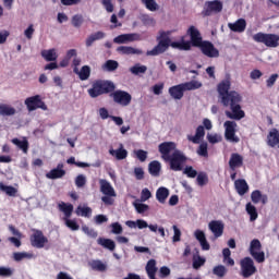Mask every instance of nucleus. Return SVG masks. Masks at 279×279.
I'll list each match as a JSON object with an SVG mask.
<instances>
[{"instance_id":"obj_57","label":"nucleus","mask_w":279,"mask_h":279,"mask_svg":"<svg viewBox=\"0 0 279 279\" xmlns=\"http://www.w3.org/2000/svg\"><path fill=\"white\" fill-rule=\"evenodd\" d=\"M75 184L77 189L86 186V177H84V174H78L75 179Z\"/></svg>"},{"instance_id":"obj_22","label":"nucleus","mask_w":279,"mask_h":279,"mask_svg":"<svg viewBox=\"0 0 279 279\" xmlns=\"http://www.w3.org/2000/svg\"><path fill=\"white\" fill-rule=\"evenodd\" d=\"M228 27L229 29H231V32H235L236 34H243V32H245L247 27V22L245 21V19H239L234 23H229Z\"/></svg>"},{"instance_id":"obj_20","label":"nucleus","mask_w":279,"mask_h":279,"mask_svg":"<svg viewBox=\"0 0 279 279\" xmlns=\"http://www.w3.org/2000/svg\"><path fill=\"white\" fill-rule=\"evenodd\" d=\"M221 10H223V3H221V1L219 0H214V1L207 2V8L204 11V14L205 16H210L213 12L219 13L221 12Z\"/></svg>"},{"instance_id":"obj_55","label":"nucleus","mask_w":279,"mask_h":279,"mask_svg":"<svg viewBox=\"0 0 279 279\" xmlns=\"http://www.w3.org/2000/svg\"><path fill=\"white\" fill-rule=\"evenodd\" d=\"M278 73L271 74L267 81H266V86L267 88H274V86L276 85V82H278Z\"/></svg>"},{"instance_id":"obj_56","label":"nucleus","mask_w":279,"mask_h":279,"mask_svg":"<svg viewBox=\"0 0 279 279\" xmlns=\"http://www.w3.org/2000/svg\"><path fill=\"white\" fill-rule=\"evenodd\" d=\"M172 230L174 232V234L172 236L173 243L180 242V239L182 236V231H180V228H178V226H175V225L172 226Z\"/></svg>"},{"instance_id":"obj_35","label":"nucleus","mask_w":279,"mask_h":279,"mask_svg":"<svg viewBox=\"0 0 279 279\" xmlns=\"http://www.w3.org/2000/svg\"><path fill=\"white\" fill-rule=\"evenodd\" d=\"M32 258H36V255L34 253H27V252H15L13 253V259L15 263H21V260H32Z\"/></svg>"},{"instance_id":"obj_1","label":"nucleus","mask_w":279,"mask_h":279,"mask_svg":"<svg viewBox=\"0 0 279 279\" xmlns=\"http://www.w3.org/2000/svg\"><path fill=\"white\" fill-rule=\"evenodd\" d=\"M175 147L174 142H163L159 144L158 149L162 160L169 162L171 171H182V167L186 162V156Z\"/></svg>"},{"instance_id":"obj_63","label":"nucleus","mask_w":279,"mask_h":279,"mask_svg":"<svg viewBox=\"0 0 279 279\" xmlns=\"http://www.w3.org/2000/svg\"><path fill=\"white\" fill-rule=\"evenodd\" d=\"M151 197V192L149 189L145 187L142 190L141 199L142 202H147Z\"/></svg>"},{"instance_id":"obj_64","label":"nucleus","mask_w":279,"mask_h":279,"mask_svg":"<svg viewBox=\"0 0 279 279\" xmlns=\"http://www.w3.org/2000/svg\"><path fill=\"white\" fill-rule=\"evenodd\" d=\"M135 154L136 158H138L141 162H145V160H147V151L138 149L137 151H135Z\"/></svg>"},{"instance_id":"obj_28","label":"nucleus","mask_w":279,"mask_h":279,"mask_svg":"<svg viewBox=\"0 0 279 279\" xmlns=\"http://www.w3.org/2000/svg\"><path fill=\"white\" fill-rule=\"evenodd\" d=\"M60 213H63L64 219H71L73 215V204L61 202L58 205Z\"/></svg>"},{"instance_id":"obj_11","label":"nucleus","mask_w":279,"mask_h":279,"mask_svg":"<svg viewBox=\"0 0 279 279\" xmlns=\"http://www.w3.org/2000/svg\"><path fill=\"white\" fill-rule=\"evenodd\" d=\"M28 112H34V110H47V105L43 101L40 95H35L33 97H28L24 101Z\"/></svg>"},{"instance_id":"obj_25","label":"nucleus","mask_w":279,"mask_h":279,"mask_svg":"<svg viewBox=\"0 0 279 279\" xmlns=\"http://www.w3.org/2000/svg\"><path fill=\"white\" fill-rule=\"evenodd\" d=\"M87 265L93 271L104 272L108 269V265L101 262V259H92L87 263Z\"/></svg>"},{"instance_id":"obj_36","label":"nucleus","mask_w":279,"mask_h":279,"mask_svg":"<svg viewBox=\"0 0 279 279\" xmlns=\"http://www.w3.org/2000/svg\"><path fill=\"white\" fill-rule=\"evenodd\" d=\"M105 37L106 34L101 31H98L86 38L85 45L86 47H93V43H95V40H101Z\"/></svg>"},{"instance_id":"obj_50","label":"nucleus","mask_w":279,"mask_h":279,"mask_svg":"<svg viewBox=\"0 0 279 279\" xmlns=\"http://www.w3.org/2000/svg\"><path fill=\"white\" fill-rule=\"evenodd\" d=\"M213 274H214V276H217L218 278H223V276H226V274H228V269H226V266L219 265L213 269Z\"/></svg>"},{"instance_id":"obj_10","label":"nucleus","mask_w":279,"mask_h":279,"mask_svg":"<svg viewBox=\"0 0 279 279\" xmlns=\"http://www.w3.org/2000/svg\"><path fill=\"white\" fill-rule=\"evenodd\" d=\"M29 241L32 247H36L37 250H43V247L49 243V239L38 229H33V234H31Z\"/></svg>"},{"instance_id":"obj_49","label":"nucleus","mask_w":279,"mask_h":279,"mask_svg":"<svg viewBox=\"0 0 279 279\" xmlns=\"http://www.w3.org/2000/svg\"><path fill=\"white\" fill-rule=\"evenodd\" d=\"M206 264V258L199 256V255H194L193 256V268L194 269H199V267H203V265Z\"/></svg>"},{"instance_id":"obj_62","label":"nucleus","mask_w":279,"mask_h":279,"mask_svg":"<svg viewBox=\"0 0 279 279\" xmlns=\"http://www.w3.org/2000/svg\"><path fill=\"white\" fill-rule=\"evenodd\" d=\"M111 228H112L111 232L113 234H121L123 232V227L119 222H113L111 225Z\"/></svg>"},{"instance_id":"obj_14","label":"nucleus","mask_w":279,"mask_h":279,"mask_svg":"<svg viewBox=\"0 0 279 279\" xmlns=\"http://www.w3.org/2000/svg\"><path fill=\"white\" fill-rule=\"evenodd\" d=\"M240 267L243 278H250V276H254V274H256V266H254V259L251 257H244L241 259Z\"/></svg>"},{"instance_id":"obj_47","label":"nucleus","mask_w":279,"mask_h":279,"mask_svg":"<svg viewBox=\"0 0 279 279\" xmlns=\"http://www.w3.org/2000/svg\"><path fill=\"white\" fill-rule=\"evenodd\" d=\"M76 215L78 217H90V215H93V209L90 207H82V206H78L76 208Z\"/></svg>"},{"instance_id":"obj_41","label":"nucleus","mask_w":279,"mask_h":279,"mask_svg":"<svg viewBox=\"0 0 279 279\" xmlns=\"http://www.w3.org/2000/svg\"><path fill=\"white\" fill-rule=\"evenodd\" d=\"M0 191L9 195V197H16V194L19 193V190H16V187L12 185H5L3 184V182H0Z\"/></svg>"},{"instance_id":"obj_30","label":"nucleus","mask_w":279,"mask_h":279,"mask_svg":"<svg viewBox=\"0 0 279 279\" xmlns=\"http://www.w3.org/2000/svg\"><path fill=\"white\" fill-rule=\"evenodd\" d=\"M11 143L13 145H16L17 149H21L23 154H27V151H29V142L26 137H24L23 140H19L17 137L12 138Z\"/></svg>"},{"instance_id":"obj_59","label":"nucleus","mask_w":279,"mask_h":279,"mask_svg":"<svg viewBox=\"0 0 279 279\" xmlns=\"http://www.w3.org/2000/svg\"><path fill=\"white\" fill-rule=\"evenodd\" d=\"M101 3L106 12H109V13L114 12V4H112V0H101Z\"/></svg>"},{"instance_id":"obj_5","label":"nucleus","mask_w":279,"mask_h":279,"mask_svg":"<svg viewBox=\"0 0 279 279\" xmlns=\"http://www.w3.org/2000/svg\"><path fill=\"white\" fill-rule=\"evenodd\" d=\"M171 31H160L159 36H157V45L146 52V56H160L169 49L171 45Z\"/></svg>"},{"instance_id":"obj_48","label":"nucleus","mask_w":279,"mask_h":279,"mask_svg":"<svg viewBox=\"0 0 279 279\" xmlns=\"http://www.w3.org/2000/svg\"><path fill=\"white\" fill-rule=\"evenodd\" d=\"M63 221H64L66 228H69L73 232L80 230V226H78V223H77V221L75 219L63 218Z\"/></svg>"},{"instance_id":"obj_3","label":"nucleus","mask_w":279,"mask_h":279,"mask_svg":"<svg viewBox=\"0 0 279 279\" xmlns=\"http://www.w3.org/2000/svg\"><path fill=\"white\" fill-rule=\"evenodd\" d=\"M231 86L232 83L230 82V78H226L217 85L219 99L225 108H231L232 106H236V104H241V101H243V97H241L239 92L230 90Z\"/></svg>"},{"instance_id":"obj_23","label":"nucleus","mask_w":279,"mask_h":279,"mask_svg":"<svg viewBox=\"0 0 279 279\" xmlns=\"http://www.w3.org/2000/svg\"><path fill=\"white\" fill-rule=\"evenodd\" d=\"M267 145L268 147H278L279 148V130L271 129L267 135Z\"/></svg>"},{"instance_id":"obj_21","label":"nucleus","mask_w":279,"mask_h":279,"mask_svg":"<svg viewBox=\"0 0 279 279\" xmlns=\"http://www.w3.org/2000/svg\"><path fill=\"white\" fill-rule=\"evenodd\" d=\"M234 189L241 197L243 195H246V193H250V185L247 184V181L245 179H238L234 181Z\"/></svg>"},{"instance_id":"obj_39","label":"nucleus","mask_w":279,"mask_h":279,"mask_svg":"<svg viewBox=\"0 0 279 279\" xmlns=\"http://www.w3.org/2000/svg\"><path fill=\"white\" fill-rule=\"evenodd\" d=\"M160 169H162L160 161L154 160L148 165V171L150 175H154L155 178H158V175H160Z\"/></svg>"},{"instance_id":"obj_7","label":"nucleus","mask_w":279,"mask_h":279,"mask_svg":"<svg viewBox=\"0 0 279 279\" xmlns=\"http://www.w3.org/2000/svg\"><path fill=\"white\" fill-rule=\"evenodd\" d=\"M100 184V192L102 193L101 202L105 206H114V198L117 197V192L114 191V187H112V184L108 182L106 179L99 180Z\"/></svg>"},{"instance_id":"obj_46","label":"nucleus","mask_w":279,"mask_h":279,"mask_svg":"<svg viewBox=\"0 0 279 279\" xmlns=\"http://www.w3.org/2000/svg\"><path fill=\"white\" fill-rule=\"evenodd\" d=\"M71 24L73 27H76V29H80L82 25H84V15L82 14H75L72 16Z\"/></svg>"},{"instance_id":"obj_52","label":"nucleus","mask_w":279,"mask_h":279,"mask_svg":"<svg viewBox=\"0 0 279 279\" xmlns=\"http://www.w3.org/2000/svg\"><path fill=\"white\" fill-rule=\"evenodd\" d=\"M134 208L138 215H143V213H147V210H149V205L143 203H134Z\"/></svg>"},{"instance_id":"obj_8","label":"nucleus","mask_w":279,"mask_h":279,"mask_svg":"<svg viewBox=\"0 0 279 279\" xmlns=\"http://www.w3.org/2000/svg\"><path fill=\"white\" fill-rule=\"evenodd\" d=\"M253 40L255 43H262V45L270 48L279 46V35L277 34L256 33L253 35Z\"/></svg>"},{"instance_id":"obj_37","label":"nucleus","mask_w":279,"mask_h":279,"mask_svg":"<svg viewBox=\"0 0 279 279\" xmlns=\"http://www.w3.org/2000/svg\"><path fill=\"white\" fill-rule=\"evenodd\" d=\"M156 271L158 268L156 267V259H149L146 264V272L149 279H156Z\"/></svg>"},{"instance_id":"obj_9","label":"nucleus","mask_w":279,"mask_h":279,"mask_svg":"<svg viewBox=\"0 0 279 279\" xmlns=\"http://www.w3.org/2000/svg\"><path fill=\"white\" fill-rule=\"evenodd\" d=\"M225 138L228 143H240L241 138L236 135L238 124L234 121L227 120L223 123Z\"/></svg>"},{"instance_id":"obj_2","label":"nucleus","mask_w":279,"mask_h":279,"mask_svg":"<svg viewBox=\"0 0 279 279\" xmlns=\"http://www.w3.org/2000/svg\"><path fill=\"white\" fill-rule=\"evenodd\" d=\"M187 36L191 38L192 47L201 49L203 56L207 58H219V50L209 40L202 38V33L195 26H190L187 29Z\"/></svg>"},{"instance_id":"obj_32","label":"nucleus","mask_w":279,"mask_h":279,"mask_svg":"<svg viewBox=\"0 0 279 279\" xmlns=\"http://www.w3.org/2000/svg\"><path fill=\"white\" fill-rule=\"evenodd\" d=\"M110 156H114L117 160H125L128 158V150L123 148V144L120 145L118 149H109Z\"/></svg>"},{"instance_id":"obj_61","label":"nucleus","mask_w":279,"mask_h":279,"mask_svg":"<svg viewBox=\"0 0 279 279\" xmlns=\"http://www.w3.org/2000/svg\"><path fill=\"white\" fill-rule=\"evenodd\" d=\"M134 175L136 180H145V171L141 167L134 169Z\"/></svg>"},{"instance_id":"obj_58","label":"nucleus","mask_w":279,"mask_h":279,"mask_svg":"<svg viewBox=\"0 0 279 279\" xmlns=\"http://www.w3.org/2000/svg\"><path fill=\"white\" fill-rule=\"evenodd\" d=\"M183 173L187 175V178H197V170L193 169L192 166L185 167Z\"/></svg>"},{"instance_id":"obj_19","label":"nucleus","mask_w":279,"mask_h":279,"mask_svg":"<svg viewBox=\"0 0 279 279\" xmlns=\"http://www.w3.org/2000/svg\"><path fill=\"white\" fill-rule=\"evenodd\" d=\"M241 167H243V156L239 153L231 154L230 159H229L230 171L241 169Z\"/></svg>"},{"instance_id":"obj_13","label":"nucleus","mask_w":279,"mask_h":279,"mask_svg":"<svg viewBox=\"0 0 279 279\" xmlns=\"http://www.w3.org/2000/svg\"><path fill=\"white\" fill-rule=\"evenodd\" d=\"M263 248V244H260V240L254 239L250 245V254L256 260V263H263L265 260V252L260 251Z\"/></svg>"},{"instance_id":"obj_6","label":"nucleus","mask_w":279,"mask_h":279,"mask_svg":"<svg viewBox=\"0 0 279 279\" xmlns=\"http://www.w3.org/2000/svg\"><path fill=\"white\" fill-rule=\"evenodd\" d=\"M198 88H202V83H199V81H190L170 87L168 93L172 99L180 100L182 97H184L185 90H197Z\"/></svg>"},{"instance_id":"obj_24","label":"nucleus","mask_w":279,"mask_h":279,"mask_svg":"<svg viewBox=\"0 0 279 279\" xmlns=\"http://www.w3.org/2000/svg\"><path fill=\"white\" fill-rule=\"evenodd\" d=\"M117 51L122 56H143V50L130 46H120Z\"/></svg>"},{"instance_id":"obj_45","label":"nucleus","mask_w":279,"mask_h":279,"mask_svg":"<svg viewBox=\"0 0 279 279\" xmlns=\"http://www.w3.org/2000/svg\"><path fill=\"white\" fill-rule=\"evenodd\" d=\"M130 71L133 75H141V73H147V65H142L141 63H136L132 68H130Z\"/></svg>"},{"instance_id":"obj_16","label":"nucleus","mask_w":279,"mask_h":279,"mask_svg":"<svg viewBox=\"0 0 279 279\" xmlns=\"http://www.w3.org/2000/svg\"><path fill=\"white\" fill-rule=\"evenodd\" d=\"M136 40H141V35L136 33H131L117 36L113 39V43H116L117 45H125V43H134Z\"/></svg>"},{"instance_id":"obj_4","label":"nucleus","mask_w":279,"mask_h":279,"mask_svg":"<svg viewBox=\"0 0 279 279\" xmlns=\"http://www.w3.org/2000/svg\"><path fill=\"white\" fill-rule=\"evenodd\" d=\"M113 90H117V85L114 82L109 80H96L92 84V88L87 90L92 99H97L101 95H111Z\"/></svg>"},{"instance_id":"obj_53","label":"nucleus","mask_w":279,"mask_h":279,"mask_svg":"<svg viewBox=\"0 0 279 279\" xmlns=\"http://www.w3.org/2000/svg\"><path fill=\"white\" fill-rule=\"evenodd\" d=\"M198 156H203V158H208V144L202 143L197 149Z\"/></svg>"},{"instance_id":"obj_42","label":"nucleus","mask_w":279,"mask_h":279,"mask_svg":"<svg viewBox=\"0 0 279 279\" xmlns=\"http://www.w3.org/2000/svg\"><path fill=\"white\" fill-rule=\"evenodd\" d=\"M119 69V62L114 60H107L102 65V71H107L108 73H112Z\"/></svg>"},{"instance_id":"obj_43","label":"nucleus","mask_w":279,"mask_h":279,"mask_svg":"<svg viewBox=\"0 0 279 279\" xmlns=\"http://www.w3.org/2000/svg\"><path fill=\"white\" fill-rule=\"evenodd\" d=\"M246 213L250 215V221H256V219H258V211L256 210V206L252 205V203L246 204Z\"/></svg>"},{"instance_id":"obj_54","label":"nucleus","mask_w":279,"mask_h":279,"mask_svg":"<svg viewBox=\"0 0 279 279\" xmlns=\"http://www.w3.org/2000/svg\"><path fill=\"white\" fill-rule=\"evenodd\" d=\"M82 230L85 234H87V236H89L90 239H97L98 233L97 231H95V229H90L88 226H83Z\"/></svg>"},{"instance_id":"obj_26","label":"nucleus","mask_w":279,"mask_h":279,"mask_svg":"<svg viewBox=\"0 0 279 279\" xmlns=\"http://www.w3.org/2000/svg\"><path fill=\"white\" fill-rule=\"evenodd\" d=\"M204 136H206V131L203 125H198L195 135H187V140L191 141V143H194V145H197Z\"/></svg>"},{"instance_id":"obj_15","label":"nucleus","mask_w":279,"mask_h":279,"mask_svg":"<svg viewBox=\"0 0 279 279\" xmlns=\"http://www.w3.org/2000/svg\"><path fill=\"white\" fill-rule=\"evenodd\" d=\"M229 108L231 111H226V117H228V119H232L233 121H241V119H245V111L241 109V102Z\"/></svg>"},{"instance_id":"obj_31","label":"nucleus","mask_w":279,"mask_h":279,"mask_svg":"<svg viewBox=\"0 0 279 279\" xmlns=\"http://www.w3.org/2000/svg\"><path fill=\"white\" fill-rule=\"evenodd\" d=\"M191 45H193L191 41H185L184 39L181 41H170V47L180 51H191Z\"/></svg>"},{"instance_id":"obj_27","label":"nucleus","mask_w":279,"mask_h":279,"mask_svg":"<svg viewBox=\"0 0 279 279\" xmlns=\"http://www.w3.org/2000/svg\"><path fill=\"white\" fill-rule=\"evenodd\" d=\"M73 72L78 75L82 82H86L90 77V68L88 65H83L81 70L78 68H74Z\"/></svg>"},{"instance_id":"obj_17","label":"nucleus","mask_w":279,"mask_h":279,"mask_svg":"<svg viewBox=\"0 0 279 279\" xmlns=\"http://www.w3.org/2000/svg\"><path fill=\"white\" fill-rule=\"evenodd\" d=\"M208 228L216 239H219V236H223L225 226L221 220H211L208 225Z\"/></svg>"},{"instance_id":"obj_29","label":"nucleus","mask_w":279,"mask_h":279,"mask_svg":"<svg viewBox=\"0 0 279 279\" xmlns=\"http://www.w3.org/2000/svg\"><path fill=\"white\" fill-rule=\"evenodd\" d=\"M251 199L253 202V204H259V202H262V204H267L268 202V197L266 194H263L259 190H254L251 193Z\"/></svg>"},{"instance_id":"obj_33","label":"nucleus","mask_w":279,"mask_h":279,"mask_svg":"<svg viewBox=\"0 0 279 279\" xmlns=\"http://www.w3.org/2000/svg\"><path fill=\"white\" fill-rule=\"evenodd\" d=\"M97 242L98 245H101L105 250H109V252H114V250H117V244L111 239L99 238Z\"/></svg>"},{"instance_id":"obj_44","label":"nucleus","mask_w":279,"mask_h":279,"mask_svg":"<svg viewBox=\"0 0 279 279\" xmlns=\"http://www.w3.org/2000/svg\"><path fill=\"white\" fill-rule=\"evenodd\" d=\"M142 3L145 5L146 10H149V12H156L160 9L156 0H142Z\"/></svg>"},{"instance_id":"obj_40","label":"nucleus","mask_w":279,"mask_h":279,"mask_svg":"<svg viewBox=\"0 0 279 279\" xmlns=\"http://www.w3.org/2000/svg\"><path fill=\"white\" fill-rule=\"evenodd\" d=\"M41 57L46 60V62H56V60H58L56 49L43 50Z\"/></svg>"},{"instance_id":"obj_51","label":"nucleus","mask_w":279,"mask_h":279,"mask_svg":"<svg viewBox=\"0 0 279 279\" xmlns=\"http://www.w3.org/2000/svg\"><path fill=\"white\" fill-rule=\"evenodd\" d=\"M196 182L198 186H206L208 184V174L201 172L197 174Z\"/></svg>"},{"instance_id":"obj_38","label":"nucleus","mask_w":279,"mask_h":279,"mask_svg":"<svg viewBox=\"0 0 279 279\" xmlns=\"http://www.w3.org/2000/svg\"><path fill=\"white\" fill-rule=\"evenodd\" d=\"M167 197H169V189L161 186L156 191V199L159 204H165Z\"/></svg>"},{"instance_id":"obj_18","label":"nucleus","mask_w":279,"mask_h":279,"mask_svg":"<svg viewBox=\"0 0 279 279\" xmlns=\"http://www.w3.org/2000/svg\"><path fill=\"white\" fill-rule=\"evenodd\" d=\"M64 175H66V171L64 170V163H58L57 168L50 170L46 174V178H48V180H58L60 178H64Z\"/></svg>"},{"instance_id":"obj_60","label":"nucleus","mask_w":279,"mask_h":279,"mask_svg":"<svg viewBox=\"0 0 279 279\" xmlns=\"http://www.w3.org/2000/svg\"><path fill=\"white\" fill-rule=\"evenodd\" d=\"M12 274H14V271L11 268L3 267V266L0 267V276L2 278H10Z\"/></svg>"},{"instance_id":"obj_34","label":"nucleus","mask_w":279,"mask_h":279,"mask_svg":"<svg viewBox=\"0 0 279 279\" xmlns=\"http://www.w3.org/2000/svg\"><path fill=\"white\" fill-rule=\"evenodd\" d=\"M16 109L7 104H0V117H14Z\"/></svg>"},{"instance_id":"obj_12","label":"nucleus","mask_w":279,"mask_h":279,"mask_svg":"<svg viewBox=\"0 0 279 279\" xmlns=\"http://www.w3.org/2000/svg\"><path fill=\"white\" fill-rule=\"evenodd\" d=\"M110 97H112L114 104H119V106H122L124 108L132 104V95L125 90H113Z\"/></svg>"}]
</instances>
